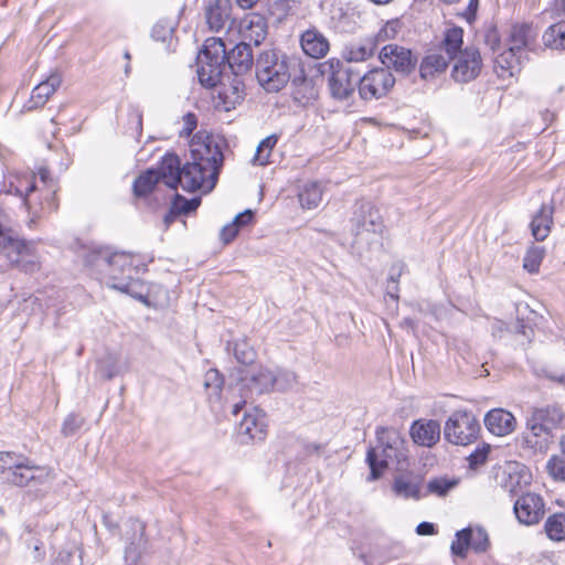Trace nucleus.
<instances>
[{
    "mask_svg": "<svg viewBox=\"0 0 565 565\" xmlns=\"http://www.w3.org/2000/svg\"><path fill=\"white\" fill-rule=\"evenodd\" d=\"M409 433L416 445L429 448L439 441L440 425L437 420L418 419L412 424Z\"/></svg>",
    "mask_w": 565,
    "mask_h": 565,
    "instance_id": "nucleus-22",
    "label": "nucleus"
},
{
    "mask_svg": "<svg viewBox=\"0 0 565 565\" xmlns=\"http://www.w3.org/2000/svg\"><path fill=\"white\" fill-rule=\"evenodd\" d=\"M513 510L520 523L532 525L539 523L542 519L544 502L539 494L529 492L515 501Z\"/></svg>",
    "mask_w": 565,
    "mask_h": 565,
    "instance_id": "nucleus-19",
    "label": "nucleus"
},
{
    "mask_svg": "<svg viewBox=\"0 0 565 565\" xmlns=\"http://www.w3.org/2000/svg\"><path fill=\"white\" fill-rule=\"evenodd\" d=\"M544 375L552 382H555L562 386H565V372L557 373L554 371H544Z\"/></svg>",
    "mask_w": 565,
    "mask_h": 565,
    "instance_id": "nucleus-62",
    "label": "nucleus"
},
{
    "mask_svg": "<svg viewBox=\"0 0 565 565\" xmlns=\"http://www.w3.org/2000/svg\"><path fill=\"white\" fill-rule=\"evenodd\" d=\"M553 214L554 206L552 204L544 203L533 215L530 228L535 241L543 242L550 235L554 223Z\"/></svg>",
    "mask_w": 565,
    "mask_h": 565,
    "instance_id": "nucleus-27",
    "label": "nucleus"
},
{
    "mask_svg": "<svg viewBox=\"0 0 565 565\" xmlns=\"http://www.w3.org/2000/svg\"><path fill=\"white\" fill-rule=\"evenodd\" d=\"M62 84L60 72H52L44 81L39 83L32 90L28 109L32 110L43 106Z\"/></svg>",
    "mask_w": 565,
    "mask_h": 565,
    "instance_id": "nucleus-23",
    "label": "nucleus"
},
{
    "mask_svg": "<svg viewBox=\"0 0 565 565\" xmlns=\"http://www.w3.org/2000/svg\"><path fill=\"white\" fill-rule=\"evenodd\" d=\"M55 565H82V557L77 548H63L58 552Z\"/></svg>",
    "mask_w": 565,
    "mask_h": 565,
    "instance_id": "nucleus-49",
    "label": "nucleus"
},
{
    "mask_svg": "<svg viewBox=\"0 0 565 565\" xmlns=\"http://www.w3.org/2000/svg\"><path fill=\"white\" fill-rule=\"evenodd\" d=\"M227 350L232 351L237 362L242 364H249L256 358V352L245 339L228 342Z\"/></svg>",
    "mask_w": 565,
    "mask_h": 565,
    "instance_id": "nucleus-39",
    "label": "nucleus"
},
{
    "mask_svg": "<svg viewBox=\"0 0 565 565\" xmlns=\"http://www.w3.org/2000/svg\"><path fill=\"white\" fill-rule=\"evenodd\" d=\"M23 457V455L13 451H0V476L3 480L9 475V471H12L13 468H19V461Z\"/></svg>",
    "mask_w": 565,
    "mask_h": 565,
    "instance_id": "nucleus-43",
    "label": "nucleus"
},
{
    "mask_svg": "<svg viewBox=\"0 0 565 565\" xmlns=\"http://www.w3.org/2000/svg\"><path fill=\"white\" fill-rule=\"evenodd\" d=\"M0 252L25 273H34L40 267L34 244L18 237L12 231L4 230L1 225Z\"/></svg>",
    "mask_w": 565,
    "mask_h": 565,
    "instance_id": "nucleus-8",
    "label": "nucleus"
},
{
    "mask_svg": "<svg viewBox=\"0 0 565 565\" xmlns=\"http://www.w3.org/2000/svg\"><path fill=\"white\" fill-rule=\"evenodd\" d=\"M376 46L372 38H366L360 42L348 45L344 51V57L348 62L366 61L374 54Z\"/></svg>",
    "mask_w": 565,
    "mask_h": 565,
    "instance_id": "nucleus-33",
    "label": "nucleus"
},
{
    "mask_svg": "<svg viewBox=\"0 0 565 565\" xmlns=\"http://www.w3.org/2000/svg\"><path fill=\"white\" fill-rule=\"evenodd\" d=\"M26 547L29 550L28 557L33 563H40L45 558L46 553H45L44 544L41 540H39L36 537H32L28 542Z\"/></svg>",
    "mask_w": 565,
    "mask_h": 565,
    "instance_id": "nucleus-51",
    "label": "nucleus"
},
{
    "mask_svg": "<svg viewBox=\"0 0 565 565\" xmlns=\"http://www.w3.org/2000/svg\"><path fill=\"white\" fill-rule=\"evenodd\" d=\"M451 61H454L451 77L458 83L473 81L482 68L481 54L475 46H467L463 50L461 46Z\"/></svg>",
    "mask_w": 565,
    "mask_h": 565,
    "instance_id": "nucleus-12",
    "label": "nucleus"
},
{
    "mask_svg": "<svg viewBox=\"0 0 565 565\" xmlns=\"http://www.w3.org/2000/svg\"><path fill=\"white\" fill-rule=\"evenodd\" d=\"M457 540L451 543V553L458 557L465 558L467 551L471 547V540L473 537V530L466 527L456 533Z\"/></svg>",
    "mask_w": 565,
    "mask_h": 565,
    "instance_id": "nucleus-41",
    "label": "nucleus"
},
{
    "mask_svg": "<svg viewBox=\"0 0 565 565\" xmlns=\"http://www.w3.org/2000/svg\"><path fill=\"white\" fill-rule=\"evenodd\" d=\"M254 218V213L252 210H245L244 212L237 214L234 220H233V223L238 227H243L247 224H249Z\"/></svg>",
    "mask_w": 565,
    "mask_h": 565,
    "instance_id": "nucleus-59",
    "label": "nucleus"
},
{
    "mask_svg": "<svg viewBox=\"0 0 565 565\" xmlns=\"http://www.w3.org/2000/svg\"><path fill=\"white\" fill-rule=\"evenodd\" d=\"M225 61L228 70L235 76L247 73L254 65V54L250 45L246 42L236 44L228 53L226 52Z\"/></svg>",
    "mask_w": 565,
    "mask_h": 565,
    "instance_id": "nucleus-21",
    "label": "nucleus"
},
{
    "mask_svg": "<svg viewBox=\"0 0 565 565\" xmlns=\"http://www.w3.org/2000/svg\"><path fill=\"white\" fill-rule=\"evenodd\" d=\"M393 490L397 495L404 499L418 500L420 498L419 482L413 481L404 476L395 478Z\"/></svg>",
    "mask_w": 565,
    "mask_h": 565,
    "instance_id": "nucleus-37",
    "label": "nucleus"
},
{
    "mask_svg": "<svg viewBox=\"0 0 565 565\" xmlns=\"http://www.w3.org/2000/svg\"><path fill=\"white\" fill-rule=\"evenodd\" d=\"M543 43L546 47L557 51L565 50V21L548 26L543 36Z\"/></svg>",
    "mask_w": 565,
    "mask_h": 565,
    "instance_id": "nucleus-34",
    "label": "nucleus"
},
{
    "mask_svg": "<svg viewBox=\"0 0 565 565\" xmlns=\"http://www.w3.org/2000/svg\"><path fill=\"white\" fill-rule=\"evenodd\" d=\"M514 416L504 409H492L484 417V425L495 436H505L515 428Z\"/></svg>",
    "mask_w": 565,
    "mask_h": 565,
    "instance_id": "nucleus-24",
    "label": "nucleus"
},
{
    "mask_svg": "<svg viewBox=\"0 0 565 565\" xmlns=\"http://www.w3.org/2000/svg\"><path fill=\"white\" fill-rule=\"evenodd\" d=\"M527 419L553 434V431L561 426L564 419V413L557 405H547L533 409Z\"/></svg>",
    "mask_w": 565,
    "mask_h": 565,
    "instance_id": "nucleus-25",
    "label": "nucleus"
},
{
    "mask_svg": "<svg viewBox=\"0 0 565 565\" xmlns=\"http://www.w3.org/2000/svg\"><path fill=\"white\" fill-rule=\"evenodd\" d=\"M182 128L180 136H190L198 126L196 116L193 113H188L182 117Z\"/></svg>",
    "mask_w": 565,
    "mask_h": 565,
    "instance_id": "nucleus-56",
    "label": "nucleus"
},
{
    "mask_svg": "<svg viewBox=\"0 0 565 565\" xmlns=\"http://www.w3.org/2000/svg\"><path fill=\"white\" fill-rule=\"evenodd\" d=\"M479 430V422L471 413L455 412L446 422L444 436L454 445L466 446L477 439Z\"/></svg>",
    "mask_w": 565,
    "mask_h": 565,
    "instance_id": "nucleus-10",
    "label": "nucleus"
},
{
    "mask_svg": "<svg viewBox=\"0 0 565 565\" xmlns=\"http://www.w3.org/2000/svg\"><path fill=\"white\" fill-rule=\"evenodd\" d=\"M300 61L275 49L263 51L256 58L258 83L269 93L279 92L291 78Z\"/></svg>",
    "mask_w": 565,
    "mask_h": 565,
    "instance_id": "nucleus-3",
    "label": "nucleus"
},
{
    "mask_svg": "<svg viewBox=\"0 0 565 565\" xmlns=\"http://www.w3.org/2000/svg\"><path fill=\"white\" fill-rule=\"evenodd\" d=\"M321 73L328 74V87L333 99H352L359 86V73L345 67L340 61L329 60L321 65Z\"/></svg>",
    "mask_w": 565,
    "mask_h": 565,
    "instance_id": "nucleus-9",
    "label": "nucleus"
},
{
    "mask_svg": "<svg viewBox=\"0 0 565 565\" xmlns=\"http://www.w3.org/2000/svg\"><path fill=\"white\" fill-rule=\"evenodd\" d=\"M224 156L212 135L198 132L190 145V159L182 164L175 153H166L157 169H148L138 175L132 184L137 198L147 196L158 182L177 190L210 192L214 189Z\"/></svg>",
    "mask_w": 565,
    "mask_h": 565,
    "instance_id": "nucleus-1",
    "label": "nucleus"
},
{
    "mask_svg": "<svg viewBox=\"0 0 565 565\" xmlns=\"http://www.w3.org/2000/svg\"><path fill=\"white\" fill-rule=\"evenodd\" d=\"M457 486V480H450L447 478H435L429 480L427 489L430 493H435L439 497H444L449 490Z\"/></svg>",
    "mask_w": 565,
    "mask_h": 565,
    "instance_id": "nucleus-47",
    "label": "nucleus"
},
{
    "mask_svg": "<svg viewBox=\"0 0 565 565\" xmlns=\"http://www.w3.org/2000/svg\"><path fill=\"white\" fill-rule=\"evenodd\" d=\"M289 81L291 82V96L296 104L307 107L317 100L319 96L318 88L313 79L305 74L301 64L295 70Z\"/></svg>",
    "mask_w": 565,
    "mask_h": 565,
    "instance_id": "nucleus-17",
    "label": "nucleus"
},
{
    "mask_svg": "<svg viewBox=\"0 0 565 565\" xmlns=\"http://www.w3.org/2000/svg\"><path fill=\"white\" fill-rule=\"evenodd\" d=\"M128 363L121 359L117 352H108L97 362V372L105 380H111L115 376L126 372Z\"/></svg>",
    "mask_w": 565,
    "mask_h": 565,
    "instance_id": "nucleus-32",
    "label": "nucleus"
},
{
    "mask_svg": "<svg viewBox=\"0 0 565 565\" xmlns=\"http://www.w3.org/2000/svg\"><path fill=\"white\" fill-rule=\"evenodd\" d=\"M39 174H40L41 182L49 188V192H51V194H52L51 200L47 201V203H46L47 209L50 211H55L57 209V204L54 201L55 190L53 189V184H49V182H52L51 172L49 169L42 168V169H40Z\"/></svg>",
    "mask_w": 565,
    "mask_h": 565,
    "instance_id": "nucleus-55",
    "label": "nucleus"
},
{
    "mask_svg": "<svg viewBox=\"0 0 565 565\" xmlns=\"http://www.w3.org/2000/svg\"><path fill=\"white\" fill-rule=\"evenodd\" d=\"M548 473L555 479L565 481V454L553 456L546 466Z\"/></svg>",
    "mask_w": 565,
    "mask_h": 565,
    "instance_id": "nucleus-48",
    "label": "nucleus"
},
{
    "mask_svg": "<svg viewBox=\"0 0 565 565\" xmlns=\"http://www.w3.org/2000/svg\"><path fill=\"white\" fill-rule=\"evenodd\" d=\"M299 203L303 209H316L322 199V189L318 182L303 184L298 194Z\"/></svg>",
    "mask_w": 565,
    "mask_h": 565,
    "instance_id": "nucleus-35",
    "label": "nucleus"
},
{
    "mask_svg": "<svg viewBox=\"0 0 565 565\" xmlns=\"http://www.w3.org/2000/svg\"><path fill=\"white\" fill-rule=\"evenodd\" d=\"M50 480V472L46 468L34 465L25 456L19 461V468H13L4 478V481L15 487H26L30 483L44 484Z\"/></svg>",
    "mask_w": 565,
    "mask_h": 565,
    "instance_id": "nucleus-15",
    "label": "nucleus"
},
{
    "mask_svg": "<svg viewBox=\"0 0 565 565\" xmlns=\"http://www.w3.org/2000/svg\"><path fill=\"white\" fill-rule=\"evenodd\" d=\"M322 449H323V446L321 444L307 443L303 445V450L307 456H310L313 454H320Z\"/></svg>",
    "mask_w": 565,
    "mask_h": 565,
    "instance_id": "nucleus-64",
    "label": "nucleus"
},
{
    "mask_svg": "<svg viewBox=\"0 0 565 565\" xmlns=\"http://www.w3.org/2000/svg\"><path fill=\"white\" fill-rule=\"evenodd\" d=\"M525 57L522 54L513 51V49H507L499 54L495 60V70L500 77L514 76L520 73Z\"/></svg>",
    "mask_w": 565,
    "mask_h": 565,
    "instance_id": "nucleus-30",
    "label": "nucleus"
},
{
    "mask_svg": "<svg viewBox=\"0 0 565 565\" xmlns=\"http://www.w3.org/2000/svg\"><path fill=\"white\" fill-rule=\"evenodd\" d=\"M200 202H201L200 199L186 200L184 196L177 193L172 201V206L178 207V213L180 215H182V214L186 215V214L195 211L198 209V206L200 205Z\"/></svg>",
    "mask_w": 565,
    "mask_h": 565,
    "instance_id": "nucleus-50",
    "label": "nucleus"
},
{
    "mask_svg": "<svg viewBox=\"0 0 565 565\" xmlns=\"http://www.w3.org/2000/svg\"><path fill=\"white\" fill-rule=\"evenodd\" d=\"M405 265L403 263L394 264L390 269V277L387 282H398L399 277L403 274Z\"/></svg>",
    "mask_w": 565,
    "mask_h": 565,
    "instance_id": "nucleus-60",
    "label": "nucleus"
},
{
    "mask_svg": "<svg viewBox=\"0 0 565 565\" xmlns=\"http://www.w3.org/2000/svg\"><path fill=\"white\" fill-rule=\"evenodd\" d=\"M224 380L216 369H210L204 375V386L207 390V397L211 404L221 401V392Z\"/></svg>",
    "mask_w": 565,
    "mask_h": 565,
    "instance_id": "nucleus-36",
    "label": "nucleus"
},
{
    "mask_svg": "<svg viewBox=\"0 0 565 565\" xmlns=\"http://www.w3.org/2000/svg\"><path fill=\"white\" fill-rule=\"evenodd\" d=\"M353 245L358 248L380 244L384 231V222L380 211L370 201H358L351 218Z\"/></svg>",
    "mask_w": 565,
    "mask_h": 565,
    "instance_id": "nucleus-6",
    "label": "nucleus"
},
{
    "mask_svg": "<svg viewBox=\"0 0 565 565\" xmlns=\"http://www.w3.org/2000/svg\"><path fill=\"white\" fill-rule=\"evenodd\" d=\"M418 535H433L436 533L435 525L430 522H422L416 527Z\"/></svg>",
    "mask_w": 565,
    "mask_h": 565,
    "instance_id": "nucleus-61",
    "label": "nucleus"
},
{
    "mask_svg": "<svg viewBox=\"0 0 565 565\" xmlns=\"http://www.w3.org/2000/svg\"><path fill=\"white\" fill-rule=\"evenodd\" d=\"M544 530L550 540L561 542L565 540V514L554 513L547 518Z\"/></svg>",
    "mask_w": 565,
    "mask_h": 565,
    "instance_id": "nucleus-38",
    "label": "nucleus"
},
{
    "mask_svg": "<svg viewBox=\"0 0 565 565\" xmlns=\"http://www.w3.org/2000/svg\"><path fill=\"white\" fill-rule=\"evenodd\" d=\"M522 438L527 448L534 451L544 452L547 450L548 445L553 439V434L540 425L531 423L530 419H526V428L523 431Z\"/></svg>",
    "mask_w": 565,
    "mask_h": 565,
    "instance_id": "nucleus-26",
    "label": "nucleus"
},
{
    "mask_svg": "<svg viewBox=\"0 0 565 565\" xmlns=\"http://www.w3.org/2000/svg\"><path fill=\"white\" fill-rule=\"evenodd\" d=\"M238 433L248 440H264L267 435L265 416L258 413L245 414L238 425Z\"/></svg>",
    "mask_w": 565,
    "mask_h": 565,
    "instance_id": "nucleus-29",
    "label": "nucleus"
},
{
    "mask_svg": "<svg viewBox=\"0 0 565 565\" xmlns=\"http://www.w3.org/2000/svg\"><path fill=\"white\" fill-rule=\"evenodd\" d=\"M239 228L232 222L230 224H226L225 226L222 227L221 230V239L225 243V244H228L231 243L237 235Z\"/></svg>",
    "mask_w": 565,
    "mask_h": 565,
    "instance_id": "nucleus-58",
    "label": "nucleus"
},
{
    "mask_svg": "<svg viewBox=\"0 0 565 565\" xmlns=\"http://www.w3.org/2000/svg\"><path fill=\"white\" fill-rule=\"evenodd\" d=\"M377 448H369L366 462L370 467L367 480L379 479L390 462H401L406 458L404 440L397 431L384 427L376 429Z\"/></svg>",
    "mask_w": 565,
    "mask_h": 565,
    "instance_id": "nucleus-5",
    "label": "nucleus"
},
{
    "mask_svg": "<svg viewBox=\"0 0 565 565\" xmlns=\"http://www.w3.org/2000/svg\"><path fill=\"white\" fill-rule=\"evenodd\" d=\"M395 77L386 68H374L359 75L358 94L361 99L369 102L386 96L395 85Z\"/></svg>",
    "mask_w": 565,
    "mask_h": 565,
    "instance_id": "nucleus-11",
    "label": "nucleus"
},
{
    "mask_svg": "<svg viewBox=\"0 0 565 565\" xmlns=\"http://www.w3.org/2000/svg\"><path fill=\"white\" fill-rule=\"evenodd\" d=\"M26 186L24 189H22V184H20V186L17 188V194H19L22 199H23V204L26 206V209L29 210V212L32 214V217L30 218V221L28 222V225L29 227H32V225L35 223L36 221V217H39V215L36 214V212H33L31 210V206H30V201H29V196L32 192H34L38 188H36V183H35V177L34 175H31L29 180H26Z\"/></svg>",
    "mask_w": 565,
    "mask_h": 565,
    "instance_id": "nucleus-44",
    "label": "nucleus"
},
{
    "mask_svg": "<svg viewBox=\"0 0 565 565\" xmlns=\"http://www.w3.org/2000/svg\"><path fill=\"white\" fill-rule=\"evenodd\" d=\"M398 28L399 22L397 20L388 21L381 28L377 34L372 39L375 41L376 45L385 40L394 39L398 32Z\"/></svg>",
    "mask_w": 565,
    "mask_h": 565,
    "instance_id": "nucleus-52",
    "label": "nucleus"
},
{
    "mask_svg": "<svg viewBox=\"0 0 565 565\" xmlns=\"http://www.w3.org/2000/svg\"><path fill=\"white\" fill-rule=\"evenodd\" d=\"M225 57L226 47L222 39L210 38L205 41L198 55V77L203 86L212 88L222 84L228 68Z\"/></svg>",
    "mask_w": 565,
    "mask_h": 565,
    "instance_id": "nucleus-7",
    "label": "nucleus"
},
{
    "mask_svg": "<svg viewBox=\"0 0 565 565\" xmlns=\"http://www.w3.org/2000/svg\"><path fill=\"white\" fill-rule=\"evenodd\" d=\"M516 333L523 335L526 342L530 343L532 341V337L534 335V330L529 326L519 323L516 328Z\"/></svg>",
    "mask_w": 565,
    "mask_h": 565,
    "instance_id": "nucleus-63",
    "label": "nucleus"
},
{
    "mask_svg": "<svg viewBox=\"0 0 565 565\" xmlns=\"http://www.w3.org/2000/svg\"><path fill=\"white\" fill-rule=\"evenodd\" d=\"M242 35L245 40L259 45L267 35V24L262 15L254 14L241 23Z\"/></svg>",
    "mask_w": 565,
    "mask_h": 565,
    "instance_id": "nucleus-31",
    "label": "nucleus"
},
{
    "mask_svg": "<svg viewBox=\"0 0 565 565\" xmlns=\"http://www.w3.org/2000/svg\"><path fill=\"white\" fill-rule=\"evenodd\" d=\"M489 546V536L488 533L481 529L477 527L473 530V537L471 540V548L477 553L486 552Z\"/></svg>",
    "mask_w": 565,
    "mask_h": 565,
    "instance_id": "nucleus-53",
    "label": "nucleus"
},
{
    "mask_svg": "<svg viewBox=\"0 0 565 565\" xmlns=\"http://www.w3.org/2000/svg\"><path fill=\"white\" fill-rule=\"evenodd\" d=\"M490 451L489 445H483L481 448H477L468 457L470 468L476 469L480 465H483L488 458Z\"/></svg>",
    "mask_w": 565,
    "mask_h": 565,
    "instance_id": "nucleus-54",
    "label": "nucleus"
},
{
    "mask_svg": "<svg viewBox=\"0 0 565 565\" xmlns=\"http://www.w3.org/2000/svg\"><path fill=\"white\" fill-rule=\"evenodd\" d=\"M231 0H209L204 13L207 26L213 32L230 30L233 23Z\"/></svg>",
    "mask_w": 565,
    "mask_h": 565,
    "instance_id": "nucleus-16",
    "label": "nucleus"
},
{
    "mask_svg": "<svg viewBox=\"0 0 565 565\" xmlns=\"http://www.w3.org/2000/svg\"><path fill=\"white\" fill-rule=\"evenodd\" d=\"M298 382V376L296 373L281 370L278 373H275V387L278 391L286 392L291 390Z\"/></svg>",
    "mask_w": 565,
    "mask_h": 565,
    "instance_id": "nucleus-46",
    "label": "nucleus"
},
{
    "mask_svg": "<svg viewBox=\"0 0 565 565\" xmlns=\"http://www.w3.org/2000/svg\"><path fill=\"white\" fill-rule=\"evenodd\" d=\"M85 263L107 277L111 281V288L131 295L132 297L142 298L136 289L137 286H139V280L135 279L137 267L134 266L130 254H110L108 250L98 249L87 254Z\"/></svg>",
    "mask_w": 565,
    "mask_h": 565,
    "instance_id": "nucleus-2",
    "label": "nucleus"
},
{
    "mask_svg": "<svg viewBox=\"0 0 565 565\" xmlns=\"http://www.w3.org/2000/svg\"><path fill=\"white\" fill-rule=\"evenodd\" d=\"M300 44L303 52L313 58L326 56L330 50L328 39L318 30H307L302 33Z\"/></svg>",
    "mask_w": 565,
    "mask_h": 565,
    "instance_id": "nucleus-28",
    "label": "nucleus"
},
{
    "mask_svg": "<svg viewBox=\"0 0 565 565\" xmlns=\"http://www.w3.org/2000/svg\"><path fill=\"white\" fill-rule=\"evenodd\" d=\"M85 424V418L78 414H68L61 427V434L64 437L74 436Z\"/></svg>",
    "mask_w": 565,
    "mask_h": 565,
    "instance_id": "nucleus-45",
    "label": "nucleus"
},
{
    "mask_svg": "<svg viewBox=\"0 0 565 565\" xmlns=\"http://www.w3.org/2000/svg\"><path fill=\"white\" fill-rule=\"evenodd\" d=\"M536 38L537 31L532 24H514L509 33L508 47L525 57V51L533 49Z\"/></svg>",
    "mask_w": 565,
    "mask_h": 565,
    "instance_id": "nucleus-20",
    "label": "nucleus"
},
{
    "mask_svg": "<svg viewBox=\"0 0 565 565\" xmlns=\"http://www.w3.org/2000/svg\"><path fill=\"white\" fill-rule=\"evenodd\" d=\"M274 387L275 373L265 366H254L241 377V391L246 398L269 393Z\"/></svg>",
    "mask_w": 565,
    "mask_h": 565,
    "instance_id": "nucleus-14",
    "label": "nucleus"
},
{
    "mask_svg": "<svg viewBox=\"0 0 565 565\" xmlns=\"http://www.w3.org/2000/svg\"><path fill=\"white\" fill-rule=\"evenodd\" d=\"M277 141L278 137L276 135H270L263 139L256 148V152L253 158V163L258 166L268 164L271 151L277 145Z\"/></svg>",
    "mask_w": 565,
    "mask_h": 565,
    "instance_id": "nucleus-40",
    "label": "nucleus"
},
{
    "mask_svg": "<svg viewBox=\"0 0 565 565\" xmlns=\"http://www.w3.org/2000/svg\"><path fill=\"white\" fill-rule=\"evenodd\" d=\"M232 89H233V95H234L232 100H228V95H227V92L225 89L218 92V98L223 99V103H224L223 107H224L225 110H230L231 108H234L235 104L241 98L239 88H238V84L237 83L234 86H232Z\"/></svg>",
    "mask_w": 565,
    "mask_h": 565,
    "instance_id": "nucleus-57",
    "label": "nucleus"
},
{
    "mask_svg": "<svg viewBox=\"0 0 565 565\" xmlns=\"http://www.w3.org/2000/svg\"><path fill=\"white\" fill-rule=\"evenodd\" d=\"M125 537L128 541V545L125 550L126 562L136 563L147 546V540L145 537L146 525L138 519H129L125 523Z\"/></svg>",
    "mask_w": 565,
    "mask_h": 565,
    "instance_id": "nucleus-18",
    "label": "nucleus"
},
{
    "mask_svg": "<svg viewBox=\"0 0 565 565\" xmlns=\"http://www.w3.org/2000/svg\"><path fill=\"white\" fill-rule=\"evenodd\" d=\"M545 249L542 246L532 245L527 250L523 259V267L531 274L539 271L541 263L544 258Z\"/></svg>",
    "mask_w": 565,
    "mask_h": 565,
    "instance_id": "nucleus-42",
    "label": "nucleus"
},
{
    "mask_svg": "<svg viewBox=\"0 0 565 565\" xmlns=\"http://www.w3.org/2000/svg\"><path fill=\"white\" fill-rule=\"evenodd\" d=\"M382 64L387 71L394 70L396 73L407 76L416 66L417 60L412 51L397 44L384 45L379 55Z\"/></svg>",
    "mask_w": 565,
    "mask_h": 565,
    "instance_id": "nucleus-13",
    "label": "nucleus"
},
{
    "mask_svg": "<svg viewBox=\"0 0 565 565\" xmlns=\"http://www.w3.org/2000/svg\"><path fill=\"white\" fill-rule=\"evenodd\" d=\"M462 45L463 30L459 26L447 29L440 44L429 49L423 57L419 64L420 78L430 81L443 74Z\"/></svg>",
    "mask_w": 565,
    "mask_h": 565,
    "instance_id": "nucleus-4",
    "label": "nucleus"
}]
</instances>
